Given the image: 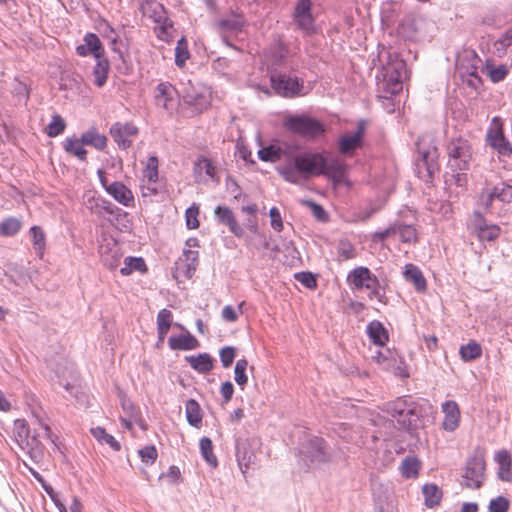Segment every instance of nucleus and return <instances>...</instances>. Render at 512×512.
Here are the masks:
<instances>
[{
  "mask_svg": "<svg viewBox=\"0 0 512 512\" xmlns=\"http://www.w3.org/2000/svg\"><path fill=\"white\" fill-rule=\"evenodd\" d=\"M305 206L309 207L312 215L321 222H327L329 220V215L325 211V209L318 203L313 200L304 201Z\"/></svg>",
  "mask_w": 512,
  "mask_h": 512,
  "instance_id": "obj_57",
  "label": "nucleus"
},
{
  "mask_svg": "<svg viewBox=\"0 0 512 512\" xmlns=\"http://www.w3.org/2000/svg\"><path fill=\"white\" fill-rule=\"evenodd\" d=\"M485 73L491 82L499 83L503 81L509 73V67L505 64L495 66L493 63L487 62L484 68Z\"/></svg>",
  "mask_w": 512,
  "mask_h": 512,
  "instance_id": "obj_38",
  "label": "nucleus"
},
{
  "mask_svg": "<svg viewBox=\"0 0 512 512\" xmlns=\"http://www.w3.org/2000/svg\"><path fill=\"white\" fill-rule=\"evenodd\" d=\"M31 241L36 254L42 258L46 248V235L40 226H32L29 230Z\"/></svg>",
  "mask_w": 512,
  "mask_h": 512,
  "instance_id": "obj_36",
  "label": "nucleus"
},
{
  "mask_svg": "<svg viewBox=\"0 0 512 512\" xmlns=\"http://www.w3.org/2000/svg\"><path fill=\"white\" fill-rule=\"evenodd\" d=\"M280 175L290 183H298L299 176L301 175L300 171L296 168V161L293 159L292 164H287L281 168H279Z\"/></svg>",
  "mask_w": 512,
  "mask_h": 512,
  "instance_id": "obj_53",
  "label": "nucleus"
},
{
  "mask_svg": "<svg viewBox=\"0 0 512 512\" xmlns=\"http://www.w3.org/2000/svg\"><path fill=\"white\" fill-rule=\"evenodd\" d=\"M92 435L101 443L108 444L114 451L121 449L120 443L102 427L91 429Z\"/></svg>",
  "mask_w": 512,
  "mask_h": 512,
  "instance_id": "obj_45",
  "label": "nucleus"
},
{
  "mask_svg": "<svg viewBox=\"0 0 512 512\" xmlns=\"http://www.w3.org/2000/svg\"><path fill=\"white\" fill-rule=\"evenodd\" d=\"M295 279L308 289L317 287V280L314 274L308 271H302L295 274Z\"/></svg>",
  "mask_w": 512,
  "mask_h": 512,
  "instance_id": "obj_60",
  "label": "nucleus"
},
{
  "mask_svg": "<svg viewBox=\"0 0 512 512\" xmlns=\"http://www.w3.org/2000/svg\"><path fill=\"white\" fill-rule=\"evenodd\" d=\"M270 83L275 93L285 98L300 96L304 88L303 80L290 73L277 70L271 72Z\"/></svg>",
  "mask_w": 512,
  "mask_h": 512,
  "instance_id": "obj_6",
  "label": "nucleus"
},
{
  "mask_svg": "<svg viewBox=\"0 0 512 512\" xmlns=\"http://www.w3.org/2000/svg\"><path fill=\"white\" fill-rule=\"evenodd\" d=\"M235 456L244 477L250 469H255L257 457L249 438L238 436L235 439Z\"/></svg>",
  "mask_w": 512,
  "mask_h": 512,
  "instance_id": "obj_10",
  "label": "nucleus"
},
{
  "mask_svg": "<svg viewBox=\"0 0 512 512\" xmlns=\"http://www.w3.org/2000/svg\"><path fill=\"white\" fill-rule=\"evenodd\" d=\"M40 432L35 435H30V427L25 419H16L14 421L13 434L16 442L22 449H27L29 452L40 450L39 438H46L52 443H55L53 434L50 427L45 423H40Z\"/></svg>",
  "mask_w": 512,
  "mask_h": 512,
  "instance_id": "obj_3",
  "label": "nucleus"
},
{
  "mask_svg": "<svg viewBox=\"0 0 512 512\" xmlns=\"http://www.w3.org/2000/svg\"><path fill=\"white\" fill-rule=\"evenodd\" d=\"M176 95L177 91L172 84L161 82L155 88V104L166 111H172L176 106Z\"/></svg>",
  "mask_w": 512,
  "mask_h": 512,
  "instance_id": "obj_14",
  "label": "nucleus"
},
{
  "mask_svg": "<svg viewBox=\"0 0 512 512\" xmlns=\"http://www.w3.org/2000/svg\"><path fill=\"white\" fill-rule=\"evenodd\" d=\"M173 314L170 310L164 308L157 314V328L169 330L172 325Z\"/></svg>",
  "mask_w": 512,
  "mask_h": 512,
  "instance_id": "obj_61",
  "label": "nucleus"
},
{
  "mask_svg": "<svg viewBox=\"0 0 512 512\" xmlns=\"http://www.w3.org/2000/svg\"><path fill=\"white\" fill-rule=\"evenodd\" d=\"M199 208L196 206L189 207L185 212L186 226L188 229H197L200 225L198 220Z\"/></svg>",
  "mask_w": 512,
  "mask_h": 512,
  "instance_id": "obj_63",
  "label": "nucleus"
},
{
  "mask_svg": "<svg viewBox=\"0 0 512 512\" xmlns=\"http://www.w3.org/2000/svg\"><path fill=\"white\" fill-rule=\"evenodd\" d=\"M444 419L442 428L445 431L453 432L459 427L461 413L458 404L453 400H447L442 404Z\"/></svg>",
  "mask_w": 512,
  "mask_h": 512,
  "instance_id": "obj_20",
  "label": "nucleus"
},
{
  "mask_svg": "<svg viewBox=\"0 0 512 512\" xmlns=\"http://www.w3.org/2000/svg\"><path fill=\"white\" fill-rule=\"evenodd\" d=\"M195 172L198 170H204L205 174L211 179H216V168L212 161L205 156H201L194 164Z\"/></svg>",
  "mask_w": 512,
  "mask_h": 512,
  "instance_id": "obj_55",
  "label": "nucleus"
},
{
  "mask_svg": "<svg viewBox=\"0 0 512 512\" xmlns=\"http://www.w3.org/2000/svg\"><path fill=\"white\" fill-rule=\"evenodd\" d=\"M293 20L297 27L310 35L315 31V18L312 15V1L298 0L293 11Z\"/></svg>",
  "mask_w": 512,
  "mask_h": 512,
  "instance_id": "obj_11",
  "label": "nucleus"
},
{
  "mask_svg": "<svg viewBox=\"0 0 512 512\" xmlns=\"http://www.w3.org/2000/svg\"><path fill=\"white\" fill-rule=\"evenodd\" d=\"M424 504L428 508L438 506L442 499V490L436 484H425L422 488Z\"/></svg>",
  "mask_w": 512,
  "mask_h": 512,
  "instance_id": "obj_34",
  "label": "nucleus"
},
{
  "mask_svg": "<svg viewBox=\"0 0 512 512\" xmlns=\"http://www.w3.org/2000/svg\"><path fill=\"white\" fill-rule=\"evenodd\" d=\"M296 168L301 175L308 178L321 176L325 167V155L323 153L304 152L294 157Z\"/></svg>",
  "mask_w": 512,
  "mask_h": 512,
  "instance_id": "obj_9",
  "label": "nucleus"
},
{
  "mask_svg": "<svg viewBox=\"0 0 512 512\" xmlns=\"http://www.w3.org/2000/svg\"><path fill=\"white\" fill-rule=\"evenodd\" d=\"M143 175L149 183H156L158 181V158L156 156L148 158Z\"/></svg>",
  "mask_w": 512,
  "mask_h": 512,
  "instance_id": "obj_51",
  "label": "nucleus"
},
{
  "mask_svg": "<svg viewBox=\"0 0 512 512\" xmlns=\"http://www.w3.org/2000/svg\"><path fill=\"white\" fill-rule=\"evenodd\" d=\"M199 263V252L195 250H184L182 256L179 258L177 265L186 278H191Z\"/></svg>",
  "mask_w": 512,
  "mask_h": 512,
  "instance_id": "obj_23",
  "label": "nucleus"
},
{
  "mask_svg": "<svg viewBox=\"0 0 512 512\" xmlns=\"http://www.w3.org/2000/svg\"><path fill=\"white\" fill-rule=\"evenodd\" d=\"M103 25L105 26V37L110 40L111 50L118 54L120 60L124 61V52L120 49L118 45L115 30L110 26V24L107 21H103Z\"/></svg>",
  "mask_w": 512,
  "mask_h": 512,
  "instance_id": "obj_52",
  "label": "nucleus"
},
{
  "mask_svg": "<svg viewBox=\"0 0 512 512\" xmlns=\"http://www.w3.org/2000/svg\"><path fill=\"white\" fill-rule=\"evenodd\" d=\"M134 271L146 272L147 266L141 257H127L124 260V266L120 269L123 276H128Z\"/></svg>",
  "mask_w": 512,
  "mask_h": 512,
  "instance_id": "obj_40",
  "label": "nucleus"
},
{
  "mask_svg": "<svg viewBox=\"0 0 512 512\" xmlns=\"http://www.w3.org/2000/svg\"><path fill=\"white\" fill-rule=\"evenodd\" d=\"M509 500L504 496H498L490 500L488 505L489 512H507L509 509Z\"/></svg>",
  "mask_w": 512,
  "mask_h": 512,
  "instance_id": "obj_58",
  "label": "nucleus"
},
{
  "mask_svg": "<svg viewBox=\"0 0 512 512\" xmlns=\"http://www.w3.org/2000/svg\"><path fill=\"white\" fill-rule=\"evenodd\" d=\"M366 331L370 340L375 345L384 346L389 339L388 331L378 320L371 321L367 325Z\"/></svg>",
  "mask_w": 512,
  "mask_h": 512,
  "instance_id": "obj_28",
  "label": "nucleus"
},
{
  "mask_svg": "<svg viewBox=\"0 0 512 512\" xmlns=\"http://www.w3.org/2000/svg\"><path fill=\"white\" fill-rule=\"evenodd\" d=\"M420 469V462L417 458L406 457L401 464V474L403 477L415 478L418 476Z\"/></svg>",
  "mask_w": 512,
  "mask_h": 512,
  "instance_id": "obj_44",
  "label": "nucleus"
},
{
  "mask_svg": "<svg viewBox=\"0 0 512 512\" xmlns=\"http://www.w3.org/2000/svg\"><path fill=\"white\" fill-rule=\"evenodd\" d=\"M161 22H162V24L158 28L155 29L157 37L160 40L165 41V42L172 41L173 25L171 22L168 21L167 17L164 16V13L162 14Z\"/></svg>",
  "mask_w": 512,
  "mask_h": 512,
  "instance_id": "obj_54",
  "label": "nucleus"
},
{
  "mask_svg": "<svg viewBox=\"0 0 512 512\" xmlns=\"http://www.w3.org/2000/svg\"><path fill=\"white\" fill-rule=\"evenodd\" d=\"M486 463L482 454H474L465 464L462 485L469 489H479L484 481Z\"/></svg>",
  "mask_w": 512,
  "mask_h": 512,
  "instance_id": "obj_7",
  "label": "nucleus"
},
{
  "mask_svg": "<svg viewBox=\"0 0 512 512\" xmlns=\"http://www.w3.org/2000/svg\"><path fill=\"white\" fill-rule=\"evenodd\" d=\"M347 165L337 157L325 156V167L322 176L332 180L334 185H340L345 182Z\"/></svg>",
  "mask_w": 512,
  "mask_h": 512,
  "instance_id": "obj_16",
  "label": "nucleus"
},
{
  "mask_svg": "<svg viewBox=\"0 0 512 512\" xmlns=\"http://www.w3.org/2000/svg\"><path fill=\"white\" fill-rule=\"evenodd\" d=\"M244 24L245 20L243 16L239 14H231L227 18L221 19L217 22V30L221 34L223 41L228 46H232L228 41V37L241 32Z\"/></svg>",
  "mask_w": 512,
  "mask_h": 512,
  "instance_id": "obj_17",
  "label": "nucleus"
},
{
  "mask_svg": "<svg viewBox=\"0 0 512 512\" xmlns=\"http://www.w3.org/2000/svg\"><path fill=\"white\" fill-rule=\"evenodd\" d=\"M496 462L500 466V470H507V476L501 475V479L503 481H511L512 473H511V456L508 451L501 450L496 453L495 456Z\"/></svg>",
  "mask_w": 512,
  "mask_h": 512,
  "instance_id": "obj_48",
  "label": "nucleus"
},
{
  "mask_svg": "<svg viewBox=\"0 0 512 512\" xmlns=\"http://www.w3.org/2000/svg\"><path fill=\"white\" fill-rule=\"evenodd\" d=\"M483 350L481 345L470 340L466 345H462L459 349V355L464 362L476 360L482 356Z\"/></svg>",
  "mask_w": 512,
  "mask_h": 512,
  "instance_id": "obj_37",
  "label": "nucleus"
},
{
  "mask_svg": "<svg viewBox=\"0 0 512 512\" xmlns=\"http://www.w3.org/2000/svg\"><path fill=\"white\" fill-rule=\"evenodd\" d=\"M139 456L142 462L153 464L158 457V452L154 445H149L139 450Z\"/></svg>",
  "mask_w": 512,
  "mask_h": 512,
  "instance_id": "obj_62",
  "label": "nucleus"
},
{
  "mask_svg": "<svg viewBox=\"0 0 512 512\" xmlns=\"http://www.w3.org/2000/svg\"><path fill=\"white\" fill-rule=\"evenodd\" d=\"M82 144L89 145L95 149L102 151L107 146L106 136L99 134L95 128L85 131L81 135Z\"/></svg>",
  "mask_w": 512,
  "mask_h": 512,
  "instance_id": "obj_33",
  "label": "nucleus"
},
{
  "mask_svg": "<svg viewBox=\"0 0 512 512\" xmlns=\"http://www.w3.org/2000/svg\"><path fill=\"white\" fill-rule=\"evenodd\" d=\"M417 152L419 157L417 158V169L418 172L421 173V169L425 168L427 175L432 178L434 173L438 171V163H437V148L435 146H431L428 148L422 147V140L419 139L416 143Z\"/></svg>",
  "mask_w": 512,
  "mask_h": 512,
  "instance_id": "obj_12",
  "label": "nucleus"
},
{
  "mask_svg": "<svg viewBox=\"0 0 512 512\" xmlns=\"http://www.w3.org/2000/svg\"><path fill=\"white\" fill-rule=\"evenodd\" d=\"M190 58V52L188 49V42L183 36L177 41L175 48V64L179 68H183L186 61Z\"/></svg>",
  "mask_w": 512,
  "mask_h": 512,
  "instance_id": "obj_42",
  "label": "nucleus"
},
{
  "mask_svg": "<svg viewBox=\"0 0 512 512\" xmlns=\"http://www.w3.org/2000/svg\"><path fill=\"white\" fill-rule=\"evenodd\" d=\"M496 187L499 194V201L510 203L512 201V185L502 182L496 185Z\"/></svg>",
  "mask_w": 512,
  "mask_h": 512,
  "instance_id": "obj_64",
  "label": "nucleus"
},
{
  "mask_svg": "<svg viewBox=\"0 0 512 512\" xmlns=\"http://www.w3.org/2000/svg\"><path fill=\"white\" fill-rule=\"evenodd\" d=\"M106 192L125 207H133L135 205L133 192L120 181L111 182V185L106 188Z\"/></svg>",
  "mask_w": 512,
  "mask_h": 512,
  "instance_id": "obj_21",
  "label": "nucleus"
},
{
  "mask_svg": "<svg viewBox=\"0 0 512 512\" xmlns=\"http://www.w3.org/2000/svg\"><path fill=\"white\" fill-rule=\"evenodd\" d=\"M200 451L205 461L213 467L218 465V460L213 452V444L210 438L203 437L200 439Z\"/></svg>",
  "mask_w": 512,
  "mask_h": 512,
  "instance_id": "obj_46",
  "label": "nucleus"
},
{
  "mask_svg": "<svg viewBox=\"0 0 512 512\" xmlns=\"http://www.w3.org/2000/svg\"><path fill=\"white\" fill-rule=\"evenodd\" d=\"M185 360L189 363L192 369L200 374H207L214 367V360L208 353H199L196 356H186Z\"/></svg>",
  "mask_w": 512,
  "mask_h": 512,
  "instance_id": "obj_27",
  "label": "nucleus"
},
{
  "mask_svg": "<svg viewBox=\"0 0 512 512\" xmlns=\"http://www.w3.org/2000/svg\"><path fill=\"white\" fill-rule=\"evenodd\" d=\"M96 59V64L94 65L92 69V76H93V84L98 87L102 88L108 80V75L110 71V63L107 58L104 56H101Z\"/></svg>",
  "mask_w": 512,
  "mask_h": 512,
  "instance_id": "obj_25",
  "label": "nucleus"
},
{
  "mask_svg": "<svg viewBox=\"0 0 512 512\" xmlns=\"http://www.w3.org/2000/svg\"><path fill=\"white\" fill-rule=\"evenodd\" d=\"M139 10L143 15L153 17L156 22L161 23L162 14L164 13V7L156 0H137Z\"/></svg>",
  "mask_w": 512,
  "mask_h": 512,
  "instance_id": "obj_29",
  "label": "nucleus"
},
{
  "mask_svg": "<svg viewBox=\"0 0 512 512\" xmlns=\"http://www.w3.org/2000/svg\"><path fill=\"white\" fill-rule=\"evenodd\" d=\"M395 230L403 243L412 244L418 241L417 231L412 225L395 222Z\"/></svg>",
  "mask_w": 512,
  "mask_h": 512,
  "instance_id": "obj_39",
  "label": "nucleus"
},
{
  "mask_svg": "<svg viewBox=\"0 0 512 512\" xmlns=\"http://www.w3.org/2000/svg\"><path fill=\"white\" fill-rule=\"evenodd\" d=\"M283 151L280 147L275 145H269L263 147L258 151V157L264 162H277L281 159Z\"/></svg>",
  "mask_w": 512,
  "mask_h": 512,
  "instance_id": "obj_47",
  "label": "nucleus"
},
{
  "mask_svg": "<svg viewBox=\"0 0 512 512\" xmlns=\"http://www.w3.org/2000/svg\"><path fill=\"white\" fill-rule=\"evenodd\" d=\"M187 422L196 428L202 424L203 413L199 403L195 399H189L185 404Z\"/></svg>",
  "mask_w": 512,
  "mask_h": 512,
  "instance_id": "obj_31",
  "label": "nucleus"
},
{
  "mask_svg": "<svg viewBox=\"0 0 512 512\" xmlns=\"http://www.w3.org/2000/svg\"><path fill=\"white\" fill-rule=\"evenodd\" d=\"M499 200V194L497 187L494 186L493 188H484L482 189L480 195L478 204L486 211L489 212L491 210L492 204L494 200Z\"/></svg>",
  "mask_w": 512,
  "mask_h": 512,
  "instance_id": "obj_43",
  "label": "nucleus"
},
{
  "mask_svg": "<svg viewBox=\"0 0 512 512\" xmlns=\"http://www.w3.org/2000/svg\"><path fill=\"white\" fill-rule=\"evenodd\" d=\"M248 368V361L245 358L239 359L234 368V380L243 389L248 382L246 370Z\"/></svg>",
  "mask_w": 512,
  "mask_h": 512,
  "instance_id": "obj_49",
  "label": "nucleus"
},
{
  "mask_svg": "<svg viewBox=\"0 0 512 512\" xmlns=\"http://www.w3.org/2000/svg\"><path fill=\"white\" fill-rule=\"evenodd\" d=\"M486 141L500 155L507 157L512 155V144L504 135L503 122L500 117L495 116L492 118L486 133Z\"/></svg>",
  "mask_w": 512,
  "mask_h": 512,
  "instance_id": "obj_8",
  "label": "nucleus"
},
{
  "mask_svg": "<svg viewBox=\"0 0 512 512\" xmlns=\"http://www.w3.org/2000/svg\"><path fill=\"white\" fill-rule=\"evenodd\" d=\"M284 127L287 131L308 140L317 139L325 132L322 122L305 114L287 116Z\"/></svg>",
  "mask_w": 512,
  "mask_h": 512,
  "instance_id": "obj_4",
  "label": "nucleus"
},
{
  "mask_svg": "<svg viewBox=\"0 0 512 512\" xmlns=\"http://www.w3.org/2000/svg\"><path fill=\"white\" fill-rule=\"evenodd\" d=\"M219 356L222 366L224 368H229L236 357V348L232 346H225L221 348Z\"/></svg>",
  "mask_w": 512,
  "mask_h": 512,
  "instance_id": "obj_59",
  "label": "nucleus"
},
{
  "mask_svg": "<svg viewBox=\"0 0 512 512\" xmlns=\"http://www.w3.org/2000/svg\"><path fill=\"white\" fill-rule=\"evenodd\" d=\"M448 167L452 171H466L469 169L472 159V147L470 142L463 138H453L447 144Z\"/></svg>",
  "mask_w": 512,
  "mask_h": 512,
  "instance_id": "obj_5",
  "label": "nucleus"
},
{
  "mask_svg": "<svg viewBox=\"0 0 512 512\" xmlns=\"http://www.w3.org/2000/svg\"><path fill=\"white\" fill-rule=\"evenodd\" d=\"M171 350H193L199 347V341L190 333L186 332L178 336H171L168 340Z\"/></svg>",
  "mask_w": 512,
  "mask_h": 512,
  "instance_id": "obj_24",
  "label": "nucleus"
},
{
  "mask_svg": "<svg viewBox=\"0 0 512 512\" xmlns=\"http://www.w3.org/2000/svg\"><path fill=\"white\" fill-rule=\"evenodd\" d=\"M365 131L363 121L358 123L356 131L352 135H345L339 140V151L343 155H349L362 146V138Z\"/></svg>",
  "mask_w": 512,
  "mask_h": 512,
  "instance_id": "obj_22",
  "label": "nucleus"
},
{
  "mask_svg": "<svg viewBox=\"0 0 512 512\" xmlns=\"http://www.w3.org/2000/svg\"><path fill=\"white\" fill-rule=\"evenodd\" d=\"M66 123L64 119L59 115L55 114L52 117L51 122L46 127L45 131L49 137H56L64 132Z\"/></svg>",
  "mask_w": 512,
  "mask_h": 512,
  "instance_id": "obj_50",
  "label": "nucleus"
},
{
  "mask_svg": "<svg viewBox=\"0 0 512 512\" xmlns=\"http://www.w3.org/2000/svg\"><path fill=\"white\" fill-rule=\"evenodd\" d=\"M379 59L382 63L381 89L384 93L379 95V99H383L391 105L390 112L394 111L392 96L398 94L403 88V79L406 76V63L400 58V55L390 49H383L379 53Z\"/></svg>",
  "mask_w": 512,
  "mask_h": 512,
  "instance_id": "obj_1",
  "label": "nucleus"
},
{
  "mask_svg": "<svg viewBox=\"0 0 512 512\" xmlns=\"http://www.w3.org/2000/svg\"><path fill=\"white\" fill-rule=\"evenodd\" d=\"M214 214L217 222L227 226L234 236L241 238L244 235V230L238 224L235 214L230 207L218 205L214 209Z\"/></svg>",
  "mask_w": 512,
  "mask_h": 512,
  "instance_id": "obj_18",
  "label": "nucleus"
},
{
  "mask_svg": "<svg viewBox=\"0 0 512 512\" xmlns=\"http://www.w3.org/2000/svg\"><path fill=\"white\" fill-rule=\"evenodd\" d=\"M22 228V222L16 217H8L0 222V236L11 237L16 235Z\"/></svg>",
  "mask_w": 512,
  "mask_h": 512,
  "instance_id": "obj_41",
  "label": "nucleus"
},
{
  "mask_svg": "<svg viewBox=\"0 0 512 512\" xmlns=\"http://www.w3.org/2000/svg\"><path fill=\"white\" fill-rule=\"evenodd\" d=\"M347 280L353 289H363L366 281L371 280V271L367 267L359 266L350 271Z\"/></svg>",
  "mask_w": 512,
  "mask_h": 512,
  "instance_id": "obj_30",
  "label": "nucleus"
},
{
  "mask_svg": "<svg viewBox=\"0 0 512 512\" xmlns=\"http://www.w3.org/2000/svg\"><path fill=\"white\" fill-rule=\"evenodd\" d=\"M473 226L480 241H493L499 237L501 232L498 225H488L485 217L479 211L473 212Z\"/></svg>",
  "mask_w": 512,
  "mask_h": 512,
  "instance_id": "obj_15",
  "label": "nucleus"
},
{
  "mask_svg": "<svg viewBox=\"0 0 512 512\" xmlns=\"http://www.w3.org/2000/svg\"><path fill=\"white\" fill-rule=\"evenodd\" d=\"M88 203L90 204L88 208L91 210V212L98 215H101L102 212H105L109 215H114L119 214V212L121 211L120 208H118L105 198L89 199Z\"/></svg>",
  "mask_w": 512,
  "mask_h": 512,
  "instance_id": "obj_32",
  "label": "nucleus"
},
{
  "mask_svg": "<svg viewBox=\"0 0 512 512\" xmlns=\"http://www.w3.org/2000/svg\"><path fill=\"white\" fill-rule=\"evenodd\" d=\"M66 153L77 157L79 160L85 162L87 160V150L82 144L81 138H67L63 144Z\"/></svg>",
  "mask_w": 512,
  "mask_h": 512,
  "instance_id": "obj_35",
  "label": "nucleus"
},
{
  "mask_svg": "<svg viewBox=\"0 0 512 512\" xmlns=\"http://www.w3.org/2000/svg\"><path fill=\"white\" fill-rule=\"evenodd\" d=\"M302 453L311 462L324 463L330 460V453L326 441L320 437L310 438L302 448Z\"/></svg>",
  "mask_w": 512,
  "mask_h": 512,
  "instance_id": "obj_13",
  "label": "nucleus"
},
{
  "mask_svg": "<svg viewBox=\"0 0 512 512\" xmlns=\"http://www.w3.org/2000/svg\"><path fill=\"white\" fill-rule=\"evenodd\" d=\"M110 135L113 140L117 143L118 147L122 150H127L132 145V140L129 139L124 133H122L119 128H115L111 126Z\"/></svg>",
  "mask_w": 512,
  "mask_h": 512,
  "instance_id": "obj_56",
  "label": "nucleus"
},
{
  "mask_svg": "<svg viewBox=\"0 0 512 512\" xmlns=\"http://www.w3.org/2000/svg\"><path fill=\"white\" fill-rule=\"evenodd\" d=\"M406 281L411 282L418 292H424L427 289V282L422 271L414 264H406L403 272Z\"/></svg>",
  "mask_w": 512,
  "mask_h": 512,
  "instance_id": "obj_26",
  "label": "nucleus"
},
{
  "mask_svg": "<svg viewBox=\"0 0 512 512\" xmlns=\"http://www.w3.org/2000/svg\"><path fill=\"white\" fill-rule=\"evenodd\" d=\"M84 44L76 47V53L81 57L93 55L94 58L104 56L105 50L95 33H87L83 38Z\"/></svg>",
  "mask_w": 512,
  "mask_h": 512,
  "instance_id": "obj_19",
  "label": "nucleus"
},
{
  "mask_svg": "<svg viewBox=\"0 0 512 512\" xmlns=\"http://www.w3.org/2000/svg\"><path fill=\"white\" fill-rule=\"evenodd\" d=\"M386 411L396 420L400 429L412 431L420 426L419 405L411 396L399 397L387 403Z\"/></svg>",
  "mask_w": 512,
  "mask_h": 512,
  "instance_id": "obj_2",
  "label": "nucleus"
}]
</instances>
